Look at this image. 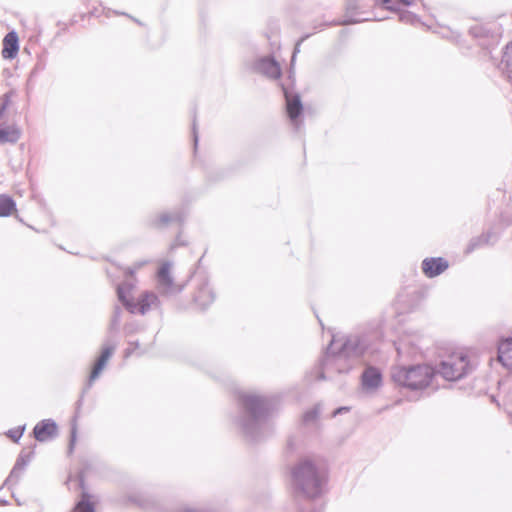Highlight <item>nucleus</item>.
<instances>
[{
  "label": "nucleus",
  "instance_id": "f257e3e1",
  "mask_svg": "<svg viewBox=\"0 0 512 512\" xmlns=\"http://www.w3.org/2000/svg\"><path fill=\"white\" fill-rule=\"evenodd\" d=\"M295 488L309 498L320 496L328 481L326 468L309 458L302 459L292 470Z\"/></svg>",
  "mask_w": 512,
  "mask_h": 512
},
{
  "label": "nucleus",
  "instance_id": "f03ea898",
  "mask_svg": "<svg viewBox=\"0 0 512 512\" xmlns=\"http://www.w3.org/2000/svg\"><path fill=\"white\" fill-rule=\"evenodd\" d=\"M240 400L247 417L241 422V426L245 434L255 440L257 439V431L273 409L272 400L252 393L241 394Z\"/></svg>",
  "mask_w": 512,
  "mask_h": 512
},
{
  "label": "nucleus",
  "instance_id": "7ed1b4c3",
  "mask_svg": "<svg viewBox=\"0 0 512 512\" xmlns=\"http://www.w3.org/2000/svg\"><path fill=\"white\" fill-rule=\"evenodd\" d=\"M338 342L336 338L332 339L326 352V365H335L338 373H346L352 368V358L363 354L365 346L357 337H351L341 343L340 350L335 352Z\"/></svg>",
  "mask_w": 512,
  "mask_h": 512
},
{
  "label": "nucleus",
  "instance_id": "20e7f679",
  "mask_svg": "<svg viewBox=\"0 0 512 512\" xmlns=\"http://www.w3.org/2000/svg\"><path fill=\"white\" fill-rule=\"evenodd\" d=\"M436 377V370L427 364L396 367L392 372L394 382L414 390L432 386Z\"/></svg>",
  "mask_w": 512,
  "mask_h": 512
},
{
  "label": "nucleus",
  "instance_id": "39448f33",
  "mask_svg": "<svg viewBox=\"0 0 512 512\" xmlns=\"http://www.w3.org/2000/svg\"><path fill=\"white\" fill-rule=\"evenodd\" d=\"M121 273L125 278V281L118 285L117 294L119 300L124 304L129 312L145 314L151 309L159 306V299L157 295L152 292H144L136 301L131 300V283L129 281V277L131 276L132 271L130 268H125L121 270Z\"/></svg>",
  "mask_w": 512,
  "mask_h": 512
},
{
  "label": "nucleus",
  "instance_id": "423d86ee",
  "mask_svg": "<svg viewBox=\"0 0 512 512\" xmlns=\"http://www.w3.org/2000/svg\"><path fill=\"white\" fill-rule=\"evenodd\" d=\"M471 370L467 356L454 354L440 364L437 374L448 381H456L465 376Z\"/></svg>",
  "mask_w": 512,
  "mask_h": 512
},
{
  "label": "nucleus",
  "instance_id": "0eeeda50",
  "mask_svg": "<svg viewBox=\"0 0 512 512\" xmlns=\"http://www.w3.org/2000/svg\"><path fill=\"white\" fill-rule=\"evenodd\" d=\"M156 287L158 291L165 296H173L183 290L184 286L174 280L172 262L164 261L157 268Z\"/></svg>",
  "mask_w": 512,
  "mask_h": 512
},
{
  "label": "nucleus",
  "instance_id": "6e6552de",
  "mask_svg": "<svg viewBox=\"0 0 512 512\" xmlns=\"http://www.w3.org/2000/svg\"><path fill=\"white\" fill-rule=\"evenodd\" d=\"M362 387L367 392H374L382 385V374L375 367H367L361 377Z\"/></svg>",
  "mask_w": 512,
  "mask_h": 512
},
{
  "label": "nucleus",
  "instance_id": "1a4fd4ad",
  "mask_svg": "<svg viewBox=\"0 0 512 512\" xmlns=\"http://www.w3.org/2000/svg\"><path fill=\"white\" fill-rule=\"evenodd\" d=\"M449 264L444 258H424L422 269L427 277H435L444 272Z\"/></svg>",
  "mask_w": 512,
  "mask_h": 512
},
{
  "label": "nucleus",
  "instance_id": "9d476101",
  "mask_svg": "<svg viewBox=\"0 0 512 512\" xmlns=\"http://www.w3.org/2000/svg\"><path fill=\"white\" fill-rule=\"evenodd\" d=\"M283 90L286 100V111L288 117L292 122L296 123L303 110L300 97L299 95L290 94L285 88Z\"/></svg>",
  "mask_w": 512,
  "mask_h": 512
},
{
  "label": "nucleus",
  "instance_id": "9b49d317",
  "mask_svg": "<svg viewBox=\"0 0 512 512\" xmlns=\"http://www.w3.org/2000/svg\"><path fill=\"white\" fill-rule=\"evenodd\" d=\"M2 57L14 59L19 52V37L15 31H11L3 39Z\"/></svg>",
  "mask_w": 512,
  "mask_h": 512
},
{
  "label": "nucleus",
  "instance_id": "f8f14e48",
  "mask_svg": "<svg viewBox=\"0 0 512 512\" xmlns=\"http://www.w3.org/2000/svg\"><path fill=\"white\" fill-rule=\"evenodd\" d=\"M257 70L271 79H279L282 74L280 65L273 58L268 57L258 61Z\"/></svg>",
  "mask_w": 512,
  "mask_h": 512
},
{
  "label": "nucleus",
  "instance_id": "ddd939ff",
  "mask_svg": "<svg viewBox=\"0 0 512 512\" xmlns=\"http://www.w3.org/2000/svg\"><path fill=\"white\" fill-rule=\"evenodd\" d=\"M114 350H115V346L114 345H106V346L103 347L101 355L97 359V361H96V363H95V365H94V367L92 369V372L90 374V377H89L90 384L95 379L98 378V376L100 375L102 370L105 368L108 360L110 359V357L114 353Z\"/></svg>",
  "mask_w": 512,
  "mask_h": 512
},
{
  "label": "nucleus",
  "instance_id": "4468645a",
  "mask_svg": "<svg viewBox=\"0 0 512 512\" xmlns=\"http://www.w3.org/2000/svg\"><path fill=\"white\" fill-rule=\"evenodd\" d=\"M56 432L57 426L52 420H43L34 428V436L40 442L49 440L56 434Z\"/></svg>",
  "mask_w": 512,
  "mask_h": 512
},
{
  "label": "nucleus",
  "instance_id": "2eb2a0df",
  "mask_svg": "<svg viewBox=\"0 0 512 512\" xmlns=\"http://www.w3.org/2000/svg\"><path fill=\"white\" fill-rule=\"evenodd\" d=\"M21 137V130L15 125H2L0 124V145L14 144Z\"/></svg>",
  "mask_w": 512,
  "mask_h": 512
},
{
  "label": "nucleus",
  "instance_id": "dca6fc26",
  "mask_svg": "<svg viewBox=\"0 0 512 512\" xmlns=\"http://www.w3.org/2000/svg\"><path fill=\"white\" fill-rule=\"evenodd\" d=\"M498 359L503 366L512 371V338L506 339L500 343Z\"/></svg>",
  "mask_w": 512,
  "mask_h": 512
},
{
  "label": "nucleus",
  "instance_id": "f3484780",
  "mask_svg": "<svg viewBox=\"0 0 512 512\" xmlns=\"http://www.w3.org/2000/svg\"><path fill=\"white\" fill-rule=\"evenodd\" d=\"M214 300V295L210 287L205 284L199 288L197 293L194 296V301L201 308H205L210 305Z\"/></svg>",
  "mask_w": 512,
  "mask_h": 512
},
{
  "label": "nucleus",
  "instance_id": "a211bd4d",
  "mask_svg": "<svg viewBox=\"0 0 512 512\" xmlns=\"http://www.w3.org/2000/svg\"><path fill=\"white\" fill-rule=\"evenodd\" d=\"M17 212L15 201L8 195H0V217H8Z\"/></svg>",
  "mask_w": 512,
  "mask_h": 512
},
{
  "label": "nucleus",
  "instance_id": "6ab92c4d",
  "mask_svg": "<svg viewBox=\"0 0 512 512\" xmlns=\"http://www.w3.org/2000/svg\"><path fill=\"white\" fill-rule=\"evenodd\" d=\"M337 372L335 365H326V354L324 355L320 367L318 368L316 379L332 378Z\"/></svg>",
  "mask_w": 512,
  "mask_h": 512
},
{
  "label": "nucleus",
  "instance_id": "aec40b11",
  "mask_svg": "<svg viewBox=\"0 0 512 512\" xmlns=\"http://www.w3.org/2000/svg\"><path fill=\"white\" fill-rule=\"evenodd\" d=\"M501 65L507 72L512 73V40L503 48Z\"/></svg>",
  "mask_w": 512,
  "mask_h": 512
},
{
  "label": "nucleus",
  "instance_id": "412c9836",
  "mask_svg": "<svg viewBox=\"0 0 512 512\" xmlns=\"http://www.w3.org/2000/svg\"><path fill=\"white\" fill-rule=\"evenodd\" d=\"M72 512H95L94 504L90 501V495L83 493L82 499L77 503Z\"/></svg>",
  "mask_w": 512,
  "mask_h": 512
},
{
  "label": "nucleus",
  "instance_id": "4be33fe9",
  "mask_svg": "<svg viewBox=\"0 0 512 512\" xmlns=\"http://www.w3.org/2000/svg\"><path fill=\"white\" fill-rule=\"evenodd\" d=\"M414 0H381V6L385 9L396 11L402 7L409 6Z\"/></svg>",
  "mask_w": 512,
  "mask_h": 512
},
{
  "label": "nucleus",
  "instance_id": "5701e85b",
  "mask_svg": "<svg viewBox=\"0 0 512 512\" xmlns=\"http://www.w3.org/2000/svg\"><path fill=\"white\" fill-rule=\"evenodd\" d=\"M26 466V462L23 460V458H19L14 466V468L12 469L8 479H7V482H11L14 478L15 479H18L22 473V471L24 470Z\"/></svg>",
  "mask_w": 512,
  "mask_h": 512
},
{
  "label": "nucleus",
  "instance_id": "b1692460",
  "mask_svg": "<svg viewBox=\"0 0 512 512\" xmlns=\"http://www.w3.org/2000/svg\"><path fill=\"white\" fill-rule=\"evenodd\" d=\"M26 466V462L23 460V458H19L14 466V468L12 469L8 479H7V482H11L14 478L15 479H18L22 473V471L24 470Z\"/></svg>",
  "mask_w": 512,
  "mask_h": 512
},
{
  "label": "nucleus",
  "instance_id": "393cba45",
  "mask_svg": "<svg viewBox=\"0 0 512 512\" xmlns=\"http://www.w3.org/2000/svg\"><path fill=\"white\" fill-rule=\"evenodd\" d=\"M13 96L14 93L9 92L0 98V117H3L6 110L11 106Z\"/></svg>",
  "mask_w": 512,
  "mask_h": 512
},
{
  "label": "nucleus",
  "instance_id": "a878e982",
  "mask_svg": "<svg viewBox=\"0 0 512 512\" xmlns=\"http://www.w3.org/2000/svg\"><path fill=\"white\" fill-rule=\"evenodd\" d=\"M319 414V408L315 407L314 409L308 411L304 415V421L305 422H311L315 420L318 417Z\"/></svg>",
  "mask_w": 512,
  "mask_h": 512
},
{
  "label": "nucleus",
  "instance_id": "bb28decb",
  "mask_svg": "<svg viewBox=\"0 0 512 512\" xmlns=\"http://www.w3.org/2000/svg\"><path fill=\"white\" fill-rule=\"evenodd\" d=\"M23 431H24V427H21V428H17V429H13V430H10L9 433H8V436L14 440V441H18L22 434H23Z\"/></svg>",
  "mask_w": 512,
  "mask_h": 512
},
{
  "label": "nucleus",
  "instance_id": "cd10ccee",
  "mask_svg": "<svg viewBox=\"0 0 512 512\" xmlns=\"http://www.w3.org/2000/svg\"><path fill=\"white\" fill-rule=\"evenodd\" d=\"M119 322H120V309L116 308L113 318H112V322H111V329H116V327L119 325Z\"/></svg>",
  "mask_w": 512,
  "mask_h": 512
},
{
  "label": "nucleus",
  "instance_id": "c85d7f7f",
  "mask_svg": "<svg viewBox=\"0 0 512 512\" xmlns=\"http://www.w3.org/2000/svg\"><path fill=\"white\" fill-rule=\"evenodd\" d=\"M172 218L168 215H162L159 217L158 221H157V225L159 227H162L164 225H166L169 221H171Z\"/></svg>",
  "mask_w": 512,
  "mask_h": 512
},
{
  "label": "nucleus",
  "instance_id": "c756f323",
  "mask_svg": "<svg viewBox=\"0 0 512 512\" xmlns=\"http://www.w3.org/2000/svg\"><path fill=\"white\" fill-rule=\"evenodd\" d=\"M405 349V342L404 340H400L399 346H397V351L399 354H401Z\"/></svg>",
  "mask_w": 512,
  "mask_h": 512
},
{
  "label": "nucleus",
  "instance_id": "7c9ffc66",
  "mask_svg": "<svg viewBox=\"0 0 512 512\" xmlns=\"http://www.w3.org/2000/svg\"><path fill=\"white\" fill-rule=\"evenodd\" d=\"M348 410H349V409H348V407H341V408H338L337 410H335V411L333 412V416H336L337 414H340V413H342V412H344V411H345V412H347Z\"/></svg>",
  "mask_w": 512,
  "mask_h": 512
},
{
  "label": "nucleus",
  "instance_id": "2f4dec72",
  "mask_svg": "<svg viewBox=\"0 0 512 512\" xmlns=\"http://www.w3.org/2000/svg\"><path fill=\"white\" fill-rule=\"evenodd\" d=\"M75 440H76V429L73 428L72 432H71V446L74 444Z\"/></svg>",
  "mask_w": 512,
  "mask_h": 512
}]
</instances>
